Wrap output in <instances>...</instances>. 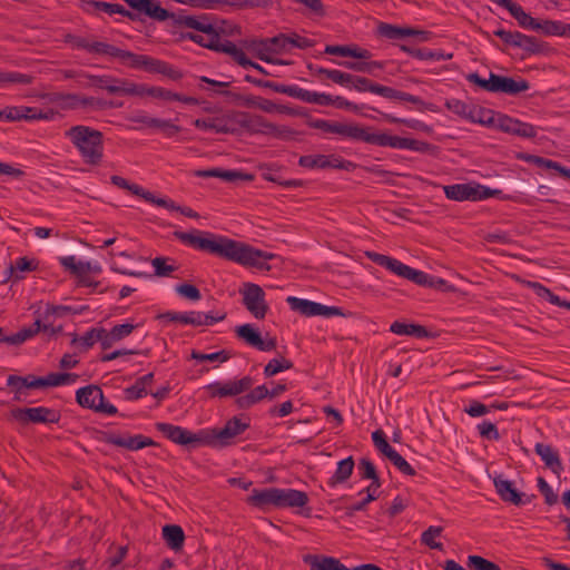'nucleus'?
I'll use <instances>...</instances> for the list:
<instances>
[{
	"instance_id": "f257e3e1",
	"label": "nucleus",
	"mask_w": 570,
	"mask_h": 570,
	"mask_svg": "<svg viewBox=\"0 0 570 570\" xmlns=\"http://www.w3.org/2000/svg\"><path fill=\"white\" fill-rule=\"evenodd\" d=\"M174 236L187 246L259 271H271L267 262L276 257L273 253L225 236H216L209 232L195 229L188 233L177 230L174 232Z\"/></svg>"
},
{
	"instance_id": "f03ea898",
	"label": "nucleus",
	"mask_w": 570,
	"mask_h": 570,
	"mask_svg": "<svg viewBox=\"0 0 570 570\" xmlns=\"http://www.w3.org/2000/svg\"><path fill=\"white\" fill-rule=\"evenodd\" d=\"M307 126L320 129L326 134H335L354 141H362L379 147H391L395 149H409L419 153H430L433 145L426 141L393 136L387 132H371L370 127L358 124L336 122L325 119H309Z\"/></svg>"
},
{
	"instance_id": "7ed1b4c3",
	"label": "nucleus",
	"mask_w": 570,
	"mask_h": 570,
	"mask_svg": "<svg viewBox=\"0 0 570 570\" xmlns=\"http://www.w3.org/2000/svg\"><path fill=\"white\" fill-rule=\"evenodd\" d=\"M177 22L183 27L190 28L203 33L183 32L181 39L190 40L216 52L227 53L238 65L240 61H245L246 53L244 50L238 48L230 40L225 39L223 41L220 36L223 29L214 23L209 16H179L177 18Z\"/></svg>"
},
{
	"instance_id": "20e7f679",
	"label": "nucleus",
	"mask_w": 570,
	"mask_h": 570,
	"mask_svg": "<svg viewBox=\"0 0 570 570\" xmlns=\"http://www.w3.org/2000/svg\"><path fill=\"white\" fill-rule=\"evenodd\" d=\"M177 22L183 27L190 28L203 33L183 32L181 39L190 40L216 52L227 53L238 65L240 61H245L246 53L244 50L238 48L230 40L225 39L223 41L220 36L223 29L214 23L209 16H179L177 18Z\"/></svg>"
},
{
	"instance_id": "39448f33",
	"label": "nucleus",
	"mask_w": 570,
	"mask_h": 570,
	"mask_svg": "<svg viewBox=\"0 0 570 570\" xmlns=\"http://www.w3.org/2000/svg\"><path fill=\"white\" fill-rule=\"evenodd\" d=\"M66 137L77 148L87 165L98 166L104 158V134L89 126L76 125L70 127Z\"/></svg>"
},
{
	"instance_id": "423d86ee",
	"label": "nucleus",
	"mask_w": 570,
	"mask_h": 570,
	"mask_svg": "<svg viewBox=\"0 0 570 570\" xmlns=\"http://www.w3.org/2000/svg\"><path fill=\"white\" fill-rule=\"evenodd\" d=\"M348 88L355 89L358 92H371L374 95H379L391 100L411 102L415 105L420 111L430 110L435 112L438 110L435 105L431 102H425L419 96H414L409 92L394 89L392 87L380 85L366 77L352 75Z\"/></svg>"
},
{
	"instance_id": "0eeeda50",
	"label": "nucleus",
	"mask_w": 570,
	"mask_h": 570,
	"mask_svg": "<svg viewBox=\"0 0 570 570\" xmlns=\"http://www.w3.org/2000/svg\"><path fill=\"white\" fill-rule=\"evenodd\" d=\"M238 125L250 134L271 135L276 138H289L295 131L286 126H277L267 121L261 115L243 112L237 120Z\"/></svg>"
},
{
	"instance_id": "6e6552de",
	"label": "nucleus",
	"mask_w": 570,
	"mask_h": 570,
	"mask_svg": "<svg viewBox=\"0 0 570 570\" xmlns=\"http://www.w3.org/2000/svg\"><path fill=\"white\" fill-rule=\"evenodd\" d=\"M155 428L165 438L179 445H190L197 448L209 443L206 430H200L197 433H193L189 430L171 423L157 422Z\"/></svg>"
},
{
	"instance_id": "1a4fd4ad",
	"label": "nucleus",
	"mask_w": 570,
	"mask_h": 570,
	"mask_svg": "<svg viewBox=\"0 0 570 570\" xmlns=\"http://www.w3.org/2000/svg\"><path fill=\"white\" fill-rule=\"evenodd\" d=\"M76 401L81 407L98 413L115 415L118 412L115 405L105 402L102 390L98 385L90 384L77 390Z\"/></svg>"
},
{
	"instance_id": "9d476101",
	"label": "nucleus",
	"mask_w": 570,
	"mask_h": 570,
	"mask_svg": "<svg viewBox=\"0 0 570 570\" xmlns=\"http://www.w3.org/2000/svg\"><path fill=\"white\" fill-rule=\"evenodd\" d=\"M249 428V422H243L237 416L229 419L222 429L206 430L209 446L225 448L233 444V440Z\"/></svg>"
},
{
	"instance_id": "9b49d317",
	"label": "nucleus",
	"mask_w": 570,
	"mask_h": 570,
	"mask_svg": "<svg viewBox=\"0 0 570 570\" xmlns=\"http://www.w3.org/2000/svg\"><path fill=\"white\" fill-rule=\"evenodd\" d=\"M239 293L243 296L242 303L246 309L257 320L265 318L269 307L263 288L254 283H245Z\"/></svg>"
},
{
	"instance_id": "f8f14e48",
	"label": "nucleus",
	"mask_w": 570,
	"mask_h": 570,
	"mask_svg": "<svg viewBox=\"0 0 570 570\" xmlns=\"http://www.w3.org/2000/svg\"><path fill=\"white\" fill-rule=\"evenodd\" d=\"M10 415L16 421L28 424V423H58L61 414L59 411L46 406L38 407H24L13 409Z\"/></svg>"
},
{
	"instance_id": "ddd939ff",
	"label": "nucleus",
	"mask_w": 570,
	"mask_h": 570,
	"mask_svg": "<svg viewBox=\"0 0 570 570\" xmlns=\"http://www.w3.org/2000/svg\"><path fill=\"white\" fill-rule=\"evenodd\" d=\"M90 85L98 89L106 90L110 95L131 96L135 94L132 81L126 78H117L110 75H88Z\"/></svg>"
},
{
	"instance_id": "4468645a",
	"label": "nucleus",
	"mask_w": 570,
	"mask_h": 570,
	"mask_svg": "<svg viewBox=\"0 0 570 570\" xmlns=\"http://www.w3.org/2000/svg\"><path fill=\"white\" fill-rule=\"evenodd\" d=\"M53 116V110L42 111L28 106H7L3 109H0V120L9 122L20 120H50Z\"/></svg>"
},
{
	"instance_id": "2eb2a0df",
	"label": "nucleus",
	"mask_w": 570,
	"mask_h": 570,
	"mask_svg": "<svg viewBox=\"0 0 570 570\" xmlns=\"http://www.w3.org/2000/svg\"><path fill=\"white\" fill-rule=\"evenodd\" d=\"M298 165L304 168L309 169H325V168H334V169H344L351 170L354 167V164L350 160H345L335 155H305L301 156L298 159Z\"/></svg>"
},
{
	"instance_id": "dca6fc26",
	"label": "nucleus",
	"mask_w": 570,
	"mask_h": 570,
	"mask_svg": "<svg viewBox=\"0 0 570 570\" xmlns=\"http://www.w3.org/2000/svg\"><path fill=\"white\" fill-rule=\"evenodd\" d=\"M101 441L107 444L116 445L119 448H124L129 451H138L147 446H156L157 443L142 434H125L119 435L111 432H102Z\"/></svg>"
},
{
	"instance_id": "f3484780",
	"label": "nucleus",
	"mask_w": 570,
	"mask_h": 570,
	"mask_svg": "<svg viewBox=\"0 0 570 570\" xmlns=\"http://www.w3.org/2000/svg\"><path fill=\"white\" fill-rule=\"evenodd\" d=\"M497 129L502 132L514 135L521 138L537 137V128L528 122H523L517 118H512L505 114H497Z\"/></svg>"
},
{
	"instance_id": "a211bd4d",
	"label": "nucleus",
	"mask_w": 570,
	"mask_h": 570,
	"mask_svg": "<svg viewBox=\"0 0 570 570\" xmlns=\"http://www.w3.org/2000/svg\"><path fill=\"white\" fill-rule=\"evenodd\" d=\"M132 10H136L139 13H144L145 16L155 19L157 21H165L168 18H171L175 24L180 26L177 22V18L180 14H175L166 10L160 6V2L157 0H124Z\"/></svg>"
},
{
	"instance_id": "6ab92c4d",
	"label": "nucleus",
	"mask_w": 570,
	"mask_h": 570,
	"mask_svg": "<svg viewBox=\"0 0 570 570\" xmlns=\"http://www.w3.org/2000/svg\"><path fill=\"white\" fill-rule=\"evenodd\" d=\"M80 9L88 14H98L105 12L109 16L121 14L131 21L138 19V14L127 10L124 6L118 3H109L100 0H81L79 3Z\"/></svg>"
},
{
	"instance_id": "aec40b11",
	"label": "nucleus",
	"mask_w": 570,
	"mask_h": 570,
	"mask_svg": "<svg viewBox=\"0 0 570 570\" xmlns=\"http://www.w3.org/2000/svg\"><path fill=\"white\" fill-rule=\"evenodd\" d=\"M491 92H503L511 96L527 91L530 88V83L525 79L515 80L494 72H491Z\"/></svg>"
},
{
	"instance_id": "412c9836",
	"label": "nucleus",
	"mask_w": 570,
	"mask_h": 570,
	"mask_svg": "<svg viewBox=\"0 0 570 570\" xmlns=\"http://www.w3.org/2000/svg\"><path fill=\"white\" fill-rule=\"evenodd\" d=\"M504 9L518 21L519 26L525 29L535 30L539 27V21L527 13L523 8L513 2L512 0H489Z\"/></svg>"
},
{
	"instance_id": "4be33fe9",
	"label": "nucleus",
	"mask_w": 570,
	"mask_h": 570,
	"mask_svg": "<svg viewBox=\"0 0 570 570\" xmlns=\"http://www.w3.org/2000/svg\"><path fill=\"white\" fill-rule=\"evenodd\" d=\"M247 502L258 509L278 508V488L254 489Z\"/></svg>"
},
{
	"instance_id": "5701e85b",
	"label": "nucleus",
	"mask_w": 570,
	"mask_h": 570,
	"mask_svg": "<svg viewBox=\"0 0 570 570\" xmlns=\"http://www.w3.org/2000/svg\"><path fill=\"white\" fill-rule=\"evenodd\" d=\"M493 483L497 490V493L499 494L500 499L504 502L520 505L524 503L522 501L523 493L519 492L514 485L513 482L504 479L502 475H497L493 479Z\"/></svg>"
},
{
	"instance_id": "b1692460",
	"label": "nucleus",
	"mask_w": 570,
	"mask_h": 570,
	"mask_svg": "<svg viewBox=\"0 0 570 570\" xmlns=\"http://www.w3.org/2000/svg\"><path fill=\"white\" fill-rule=\"evenodd\" d=\"M366 257L379 266L385 267L395 275L405 278L409 273V265L403 264L401 261L380 254L375 252H366Z\"/></svg>"
},
{
	"instance_id": "393cba45",
	"label": "nucleus",
	"mask_w": 570,
	"mask_h": 570,
	"mask_svg": "<svg viewBox=\"0 0 570 570\" xmlns=\"http://www.w3.org/2000/svg\"><path fill=\"white\" fill-rule=\"evenodd\" d=\"M158 61L159 59L147 55H138L128 50H124L120 62L134 69H142L145 71L155 73Z\"/></svg>"
},
{
	"instance_id": "a878e982",
	"label": "nucleus",
	"mask_w": 570,
	"mask_h": 570,
	"mask_svg": "<svg viewBox=\"0 0 570 570\" xmlns=\"http://www.w3.org/2000/svg\"><path fill=\"white\" fill-rule=\"evenodd\" d=\"M534 452L541 458L546 466L550 469L553 473L559 475L562 472V462L560 460L558 451L554 450L552 445L537 443L534 445Z\"/></svg>"
},
{
	"instance_id": "bb28decb",
	"label": "nucleus",
	"mask_w": 570,
	"mask_h": 570,
	"mask_svg": "<svg viewBox=\"0 0 570 570\" xmlns=\"http://www.w3.org/2000/svg\"><path fill=\"white\" fill-rule=\"evenodd\" d=\"M307 502V493L295 489L278 488V508H302Z\"/></svg>"
},
{
	"instance_id": "cd10ccee",
	"label": "nucleus",
	"mask_w": 570,
	"mask_h": 570,
	"mask_svg": "<svg viewBox=\"0 0 570 570\" xmlns=\"http://www.w3.org/2000/svg\"><path fill=\"white\" fill-rule=\"evenodd\" d=\"M187 325H191L195 327L198 326H212L218 322H222L226 318V313H216L213 312H200V311H189L187 312Z\"/></svg>"
},
{
	"instance_id": "c85d7f7f",
	"label": "nucleus",
	"mask_w": 570,
	"mask_h": 570,
	"mask_svg": "<svg viewBox=\"0 0 570 570\" xmlns=\"http://www.w3.org/2000/svg\"><path fill=\"white\" fill-rule=\"evenodd\" d=\"M443 191L448 199L455 202L472 200L474 202V185L466 184H454L443 186Z\"/></svg>"
},
{
	"instance_id": "c756f323",
	"label": "nucleus",
	"mask_w": 570,
	"mask_h": 570,
	"mask_svg": "<svg viewBox=\"0 0 570 570\" xmlns=\"http://www.w3.org/2000/svg\"><path fill=\"white\" fill-rule=\"evenodd\" d=\"M287 304L291 309L294 312H298L299 314L311 317V316H320L321 315V303L298 298L295 296H288L286 298Z\"/></svg>"
},
{
	"instance_id": "7c9ffc66",
	"label": "nucleus",
	"mask_w": 570,
	"mask_h": 570,
	"mask_svg": "<svg viewBox=\"0 0 570 570\" xmlns=\"http://www.w3.org/2000/svg\"><path fill=\"white\" fill-rule=\"evenodd\" d=\"M304 561L311 566V570L343 569V563L334 557L307 554Z\"/></svg>"
},
{
	"instance_id": "2f4dec72",
	"label": "nucleus",
	"mask_w": 570,
	"mask_h": 570,
	"mask_svg": "<svg viewBox=\"0 0 570 570\" xmlns=\"http://www.w3.org/2000/svg\"><path fill=\"white\" fill-rule=\"evenodd\" d=\"M163 538L171 550H181L185 541V533L180 525L166 524L163 528Z\"/></svg>"
},
{
	"instance_id": "473e14b6",
	"label": "nucleus",
	"mask_w": 570,
	"mask_h": 570,
	"mask_svg": "<svg viewBox=\"0 0 570 570\" xmlns=\"http://www.w3.org/2000/svg\"><path fill=\"white\" fill-rule=\"evenodd\" d=\"M353 470H354V460L352 456L341 460L337 463L336 471L327 481L328 487L335 488L337 484H342V483L346 482L350 479V476L352 475Z\"/></svg>"
},
{
	"instance_id": "72a5a7b5",
	"label": "nucleus",
	"mask_w": 570,
	"mask_h": 570,
	"mask_svg": "<svg viewBox=\"0 0 570 570\" xmlns=\"http://www.w3.org/2000/svg\"><path fill=\"white\" fill-rule=\"evenodd\" d=\"M154 381V373H148L139 379L136 382L124 390L125 399L127 401L139 400L147 394V386L150 385Z\"/></svg>"
},
{
	"instance_id": "f704fd0d",
	"label": "nucleus",
	"mask_w": 570,
	"mask_h": 570,
	"mask_svg": "<svg viewBox=\"0 0 570 570\" xmlns=\"http://www.w3.org/2000/svg\"><path fill=\"white\" fill-rule=\"evenodd\" d=\"M390 331L396 335H407L416 338H424L429 336V332L425 326L420 324H406L399 321L391 324Z\"/></svg>"
},
{
	"instance_id": "c9c22d12",
	"label": "nucleus",
	"mask_w": 570,
	"mask_h": 570,
	"mask_svg": "<svg viewBox=\"0 0 570 570\" xmlns=\"http://www.w3.org/2000/svg\"><path fill=\"white\" fill-rule=\"evenodd\" d=\"M110 180L115 186L121 189L129 190L132 195L139 196L144 198L146 202L154 204L156 196L153 193L144 189L141 186L137 184H131L124 177L117 175L111 176Z\"/></svg>"
},
{
	"instance_id": "e433bc0d",
	"label": "nucleus",
	"mask_w": 570,
	"mask_h": 570,
	"mask_svg": "<svg viewBox=\"0 0 570 570\" xmlns=\"http://www.w3.org/2000/svg\"><path fill=\"white\" fill-rule=\"evenodd\" d=\"M132 88L136 92L131 94V96L135 97L150 96L164 100H174V98H177L175 96V92L167 90L163 87H148L142 83L132 82Z\"/></svg>"
},
{
	"instance_id": "4c0bfd02",
	"label": "nucleus",
	"mask_w": 570,
	"mask_h": 570,
	"mask_svg": "<svg viewBox=\"0 0 570 570\" xmlns=\"http://www.w3.org/2000/svg\"><path fill=\"white\" fill-rule=\"evenodd\" d=\"M268 397V389L266 385H258L255 389H252L249 393L238 396L235 401L236 405L239 409H249L254 404L263 401Z\"/></svg>"
},
{
	"instance_id": "58836bf2",
	"label": "nucleus",
	"mask_w": 570,
	"mask_h": 570,
	"mask_svg": "<svg viewBox=\"0 0 570 570\" xmlns=\"http://www.w3.org/2000/svg\"><path fill=\"white\" fill-rule=\"evenodd\" d=\"M470 122L480 124L487 127H497V114L493 110L473 105L471 108Z\"/></svg>"
},
{
	"instance_id": "ea45409f",
	"label": "nucleus",
	"mask_w": 570,
	"mask_h": 570,
	"mask_svg": "<svg viewBox=\"0 0 570 570\" xmlns=\"http://www.w3.org/2000/svg\"><path fill=\"white\" fill-rule=\"evenodd\" d=\"M413 33L412 28L409 27H399L386 22H380L377 26V35L390 40L403 39Z\"/></svg>"
},
{
	"instance_id": "a19ab883",
	"label": "nucleus",
	"mask_w": 570,
	"mask_h": 570,
	"mask_svg": "<svg viewBox=\"0 0 570 570\" xmlns=\"http://www.w3.org/2000/svg\"><path fill=\"white\" fill-rule=\"evenodd\" d=\"M261 45L265 46L266 50H271V52L276 55L291 51L289 37L285 33H278L272 38L263 39L261 40Z\"/></svg>"
},
{
	"instance_id": "79ce46f5",
	"label": "nucleus",
	"mask_w": 570,
	"mask_h": 570,
	"mask_svg": "<svg viewBox=\"0 0 570 570\" xmlns=\"http://www.w3.org/2000/svg\"><path fill=\"white\" fill-rule=\"evenodd\" d=\"M295 98L299 99L304 102L316 104L320 106H332V101H333V96H331V95H327L324 92L320 94V92H315V91H309V90L303 89L298 86H297Z\"/></svg>"
},
{
	"instance_id": "37998d69",
	"label": "nucleus",
	"mask_w": 570,
	"mask_h": 570,
	"mask_svg": "<svg viewBox=\"0 0 570 570\" xmlns=\"http://www.w3.org/2000/svg\"><path fill=\"white\" fill-rule=\"evenodd\" d=\"M254 380L250 376H243L237 381H228L223 383L224 397L237 396L252 389Z\"/></svg>"
},
{
	"instance_id": "c03bdc74",
	"label": "nucleus",
	"mask_w": 570,
	"mask_h": 570,
	"mask_svg": "<svg viewBox=\"0 0 570 570\" xmlns=\"http://www.w3.org/2000/svg\"><path fill=\"white\" fill-rule=\"evenodd\" d=\"M236 336L244 341L247 345L252 347H257L262 344V335L257 328H255L252 324H243L236 326L235 328Z\"/></svg>"
},
{
	"instance_id": "a18cd8bd",
	"label": "nucleus",
	"mask_w": 570,
	"mask_h": 570,
	"mask_svg": "<svg viewBox=\"0 0 570 570\" xmlns=\"http://www.w3.org/2000/svg\"><path fill=\"white\" fill-rule=\"evenodd\" d=\"M89 53L100 55V56H109L112 58L119 59L121 61L124 49H120L114 45L102 42V41H92L90 46Z\"/></svg>"
},
{
	"instance_id": "49530a36",
	"label": "nucleus",
	"mask_w": 570,
	"mask_h": 570,
	"mask_svg": "<svg viewBox=\"0 0 570 570\" xmlns=\"http://www.w3.org/2000/svg\"><path fill=\"white\" fill-rule=\"evenodd\" d=\"M16 382H19L23 385V392H26L27 389L47 387L46 376L37 377L32 374H29L26 376H19V375H9L8 376L9 384H14Z\"/></svg>"
},
{
	"instance_id": "de8ad7c7",
	"label": "nucleus",
	"mask_w": 570,
	"mask_h": 570,
	"mask_svg": "<svg viewBox=\"0 0 570 570\" xmlns=\"http://www.w3.org/2000/svg\"><path fill=\"white\" fill-rule=\"evenodd\" d=\"M154 205L164 207L168 210L178 212L188 218H198L199 217V215L190 207L179 206L174 200H171L169 198H163V197L156 196V198L154 200Z\"/></svg>"
},
{
	"instance_id": "09e8293b",
	"label": "nucleus",
	"mask_w": 570,
	"mask_h": 570,
	"mask_svg": "<svg viewBox=\"0 0 570 570\" xmlns=\"http://www.w3.org/2000/svg\"><path fill=\"white\" fill-rule=\"evenodd\" d=\"M515 38V48H521L530 55L541 51L540 42L535 37L527 36L518 31Z\"/></svg>"
},
{
	"instance_id": "8fccbe9b",
	"label": "nucleus",
	"mask_w": 570,
	"mask_h": 570,
	"mask_svg": "<svg viewBox=\"0 0 570 570\" xmlns=\"http://www.w3.org/2000/svg\"><path fill=\"white\" fill-rule=\"evenodd\" d=\"M472 106L473 104H468L455 98L445 100L446 109L465 120H469L470 118Z\"/></svg>"
},
{
	"instance_id": "3c124183",
	"label": "nucleus",
	"mask_w": 570,
	"mask_h": 570,
	"mask_svg": "<svg viewBox=\"0 0 570 570\" xmlns=\"http://www.w3.org/2000/svg\"><path fill=\"white\" fill-rule=\"evenodd\" d=\"M79 375L76 373H49L46 376L47 387L70 385L77 382Z\"/></svg>"
},
{
	"instance_id": "603ef678",
	"label": "nucleus",
	"mask_w": 570,
	"mask_h": 570,
	"mask_svg": "<svg viewBox=\"0 0 570 570\" xmlns=\"http://www.w3.org/2000/svg\"><path fill=\"white\" fill-rule=\"evenodd\" d=\"M442 531V527H429L425 531L422 532L421 542L431 549L443 550V544L441 542L435 541V538L440 537Z\"/></svg>"
},
{
	"instance_id": "864d4df0",
	"label": "nucleus",
	"mask_w": 570,
	"mask_h": 570,
	"mask_svg": "<svg viewBox=\"0 0 570 570\" xmlns=\"http://www.w3.org/2000/svg\"><path fill=\"white\" fill-rule=\"evenodd\" d=\"M293 367L292 361L281 357L271 360L264 367L265 377H272L279 372L289 370Z\"/></svg>"
},
{
	"instance_id": "5fc2aeb1",
	"label": "nucleus",
	"mask_w": 570,
	"mask_h": 570,
	"mask_svg": "<svg viewBox=\"0 0 570 570\" xmlns=\"http://www.w3.org/2000/svg\"><path fill=\"white\" fill-rule=\"evenodd\" d=\"M262 176L265 180L276 183L285 188H297L304 185L301 179H282L272 168H267V171H264Z\"/></svg>"
},
{
	"instance_id": "6e6d98bb",
	"label": "nucleus",
	"mask_w": 570,
	"mask_h": 570,
	"mask_svg": "<svg viewBox=\"0 0 570 570\" xmlns=\"http://www.w3.org/2000/svg\"><path fill=\"white\" fill-rule=\"evenodd\" d=\"M193 360L199 361V362H226L229 360L230 355L227 351L222 350L218 352L205 354L198 351H193L190 354Z\"/></svg>"
},
{
	"instance_id": "4d7b16f0",
	"label": "nucleus",
	"mask_w": 570,
	"mask_h": 570,
	"mask_svg": "<svg viewBox=\"0 0 570 570\" xmlns=\"http://www.w3.org/2000/svg\"><path fill=\"white\" fill-rule=\"evenodd\" d=\"M468 567L471 570H501L497 563L475 554L469 556Z\"/></svg>"
},
{
	"instance_id": "13d9d810",
	"label": "nucleus",
	"mask_w": 570,
	"mask_h": 570,
	"mask_svg": "<svg viewBox=\"0 0 570 570\" xmlns=\"http://www.w3.org/2000/svg\"><path fill=\"white\" fill-rule=\"evenodd\" d=\"M480 436L488 441H498L501 439L497 425L490 421H483L476 425Z\"/></svg>"
},
{
	"instance_id": "bf43d9fd",
	"label": "nucleus",
	"mask_w": 570,
	"mask_h": 570,
	"mask_svg": "<svg viewBox=\"0 0 570 570\" xmlns=\"http://www.w3.org/2000/svg\"><path fill=\"white\" fill-rule=\"evenodd\" d=\"M257 102H258L257 108L265 112H268V114L281 112V114L294 115V111L292 108L284 106V105H277V104L273 102L272 100L259 97V100Z\"/></svg>"
},
{
	"instance_id": "052dcab7",
	"label": "nucleus",
	"mask_w": 570,
	"mask_h": 570,
	"mask_svg": "<svg viewBox=\"0 0 570 570\" xmlns=\"http://www.w3.org/2000/svg\"><path fill=\"white\" fill-rule=\"evenodd\" d=\"M39 262L35 258H28L26 256L16 259L14 265H10L9 271L11 274L16 272H33L38 268Z\"/></svg>"
},
{
	"instance_id": "680f3d73",
	"label": "nucleus",
	"mask_w": 570,
	"mask_h": 570,
	"mask_svg": "<svg viewBox=\"0 0 570 570\" xmlns=\"http://www.w3.org/2000/svg\"><path fill=\"white\" fill-rule=\"evenodd\" d=\"M372 440L374 445L381 451L386 458L393 454L396 450L393 449L386 440V436L382 430H376L372 433Z\"/></svg>"
},
{
	"instance_id": "e2e57ef3",
	"label": "nucleus",
	"mask_w": 570,
	"mask_h": 570,
	"mask_svg": "<svg viewBox=\"0 0 570 570\" xmlns=\"http://www.w3.org/2000/svg\"><path fill=\"white\" fill-rule=\"evenodd\" d=\"M32 82V77L21 72H3L0 71V83H21L29 85Z\"/></svg>"
},
{
	"instance_id": "0e129e2a",
	"label": "nucleus",
	"mask_w": 570,
	"mask_h": 570,
	"mask_svg": "<svg viewBox=\"0 0 570 570\" xmlns=\"http://www.w3.org/2000/svg\"><path fill=\"white\" fill-rule=\"evenodd\" d=\"M81 105L87 107H91L97 110L106 109V108H120L122 107V102L115 101H106L96 97H85L81 99Z\"/></svg>"
},
{
	"instance_id": "69168bd1",
	"label": "nucleus",
	"mask_w": 570,
	"mask_h": 570,
	"mask_svg": "<svg viewBox=\"0 0 570 570\" xmlns=\"http://www.w3.org/2000/svg\"><path fill=\"white\" fill-rule=\"evenodd\" d=\"M387 459L403 474L410 475V476H413L416 474V472L412 468V465L397 451H395L393 454H391Z\"/></svg>"
},
{
	"instance_id": "338daca9",
	"label": "nucleus",
	"mask_w": 570,
	"mask_h": 570,
	"mask_svg": "<svg viewBox=\"0 0 570 570\" xmlns=\"http://www.w3.org/2000/svg\"><path fill=\"white\" fill-rule=\"evenodd\" d=\"M169 261L168 257H155L151 261V264L155 268V275L159 277L169 276L170 273L175 272L177 269L174 265H168L167 262Z\"/></svg>"
},
{
	"instance_id": "774afa93",
	"label": "nucleus",
	"mask_w": 570,
	"mask_h": 570,
	"mask_svg": "<svg viewBox=\"0 0 570 570\" xmlns=\"http://www.w3.org/2000/svg\"><path fill=\"white\" fill-rule=\"evenodd\" d=\"M176 293L190 301H199L202 298L200 291L193 284L183 283L176 286Z\"/></svg>"
}]
</instances>
